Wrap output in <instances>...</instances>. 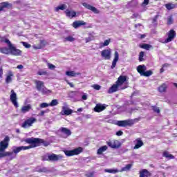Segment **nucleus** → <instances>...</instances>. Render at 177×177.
Returning <instances> with one entry per match:
<instances>
[{
  "label": "nucleus",
  "mask_w": 177,
  "mask_h": 177,
  "mask_svg": "<svg viewBox=\"0 0 177 177\" xmlns=\"http://www.w3.org/2000/svg\"><path fill=\"white\" fill-rule=\"evenodd\" d=\"M35 84L37 91L41 93V95H50V93H52V91L46 88L45 83L43 81L35 80Z\"/></svg>",
  "instance_id": "f03ea898"
},
{
  "label": "nucleus",
  "mask_w": 177,
  "mask_h": 177,
  "mask_svg": "<svg viewBox=\"0 0 177 177\" xmlns=\"http://www.w3.org/2000/svg\"><path fill=\"white\" fill-rule=\"evenodd\" d=\"M140 38L141 39H143V38H146V35H141Z\"/></svg>",
  "instance_id": "052dcab7"
},
{
  "label": "nucleus",
  "mask_w": 177,
  "mask_h": 177,
  "mask_svg": "<svg viewBox=\"0 0 177 177\" xmlns=\"http://www.w3.org/2000/svg\"><path fill=\"white\" fill-rule=\"evenodd\" d=\"M47 66L50 70H55L56 68V66L53 65V64L48 63Z\"/></svg>",
  "instance_id": "a18cd8bd"
},
{
  "label": "nucleus",
  "mask_w": 177,
  "mask_h": 177,
  "mask_svg": "<svg viewBox=\"0 0 177 177\" xmlns=\"http://www.w3.org/2000/svg\"><path fill=\"white\" fill-rule=\"evenodd\" d=\"M176 37V32L171 29L167 32V38L165 41L160 42L162 44H169V42L174 41V39H175Z\"/></svg>",
  "instance_id": "423d86ee"
},
{
  "label": "nucleus",
  "mask_w": 177,
  "mask_h": 177,
  "mask_svg": "<svg viewBox=\"0 0 177 177\" xmlns=\"http://www.w3.org/2000/svg\"><path fill=\"white\" fill-rule=\"evenodd\" d=\"M65 156L67 157H71L73 156H78L80 153H82V148L78 147L73 150H65L64 151Z\"/></svg>",
  "instance_id": "39448f33"
},
{
  "label": "nucleus",
  "mask_w": 177,
  "mask_h": 177,
  "mask_svg": "<svg viewBox=\"0 0 177 177\" xmlns=\"http://www.w3.org/2000/svg\"><path fill=\"white\" fill-rule=\"evenodd\" d=\"M108 147L107 146L104 145V146H102L101 147L99 148V149L97 150V154H103V153H104V151H106V150H107Z\"/></svg>",
  "instance_id": "c9c22d12"
},
{
  "label": "nucleus",
  "mask_w": 177,
  "mask_h": 177,
  "mask_svg": "<svg viewBox=\"0 0 177 177\" xmlns=\"http://www.w3.org/2000/svg\"><path fill=\"white\" fill-rule=\"evenodd\" d=\"M9 142L10 138L9 136H6L3 140L0 142V158H4V157H9V160H13L16 158L17 153L23 150H28L32 149V147H37L39 143H44V140L39 138H30L25 140L26 143L32 145L30 146H21V147H12V152H8L5 150L9 147Z\"/></svg>",
  "instance_id": "f257e3e1"
},
{
  "label": "nucleus",
  "mask_w": 177,
  "mask_h": 177,
  "mask_svg": "<svg viewBox=\"0 0 177 177\" xmlns=\"http://www.w3.org/2000/svg\"><path fill=\"white\" fill-rule=\"evenodd\" d=\"M10 55H12L13 56H21V50L16 48L13 44H12L10 47Z\"/></svg>",
  "instance_id": "4468645a"
},
{
  "label": "nucleus",
  "mask_w": 177,
  "mask_h": 177,
  "mask_svg": "<svg viewBox=\"0 0 177 177\" xmlns=\"http://www.w3.org/2000/svg\"><path fill=\"white\" fill-rule=\"evenodd\" d=\"M119 59H120V54H118V51H115L111 68L112 69L115 68V66H117V62H118Z\"/></svg>",
  "instance_id": "aec40b11"
},
{
  "label": "nucleus",
  "mask_w": 177,
  "mask_h": 177,
  "mask_svg": "<svg viewBox=\"0 0 177 177\" xmlns=\"http://www.w3.org/2000/svg\"><path fill=\"white\" fill-rule=\"evenodd\" d=\"M10 100L12 103L13 106H15V107H19V103L17 102V94H16L15 90H11Z\"/></svg>",
  "instance_id": "0eeeda50"
},
{
  "label": "nucleus",
  "mask_w": 177,
  "mask_h": 177,
  "mask_svg": "<svg viewBox=\"0 0 177 177\" xmlns=\"http://www.w3.org/2000/svg\"><path fill=\"white\" fill-rule=\"evenodd\" d=\"M1 53H3L4 55H10V48L8 47H2L0 48Z\"/></svg>",
  "instance_id": "b1692460"
},
{
  "label": "nucleus",
  "mask_w": 177,
  "mask_h": 177,
  "mask_svg": "<svg viewBox=\"0 0 177 177\" xmlns=\"http://www.w3.org/2000/svg\"><path fill=\"white\" fill-rule=\"evenodd\" d=\"M152 109L155 113L160 114V108H158L157 106H152Z\"/></svg>",
  "instance_id": "de8ad7c7"
},
{
  "label": "nucleus",
  "mask_w": 177,
  "mask_h": 177,
  "mask_svg": "<svg viewBox=\"0 0 177 177\" xmlns=\"http://www.w3.org/2000/svg\"><path fill=\"white\" fill-rule=\"evenodd\" d=\"M45 113H46V111H41L40 113H39V115H41L42 117L45 115Z\"/></svg>",
  "instance_id": "4d7b16f0"
},
{
  "label": "nucleus",
  "mask_w": 177,
  "mask_h": 177,
  "mask_svg": "<svg viewBox=\"0 0 177 177\" xmlns=\"http://www.w3.org/2000/svg\"><path fill=\"white\" fill-rule=\"evenodd\" d=\"M35 122H37L35 118H30L25 120L21 124V127L25 129L30 128V127H32V124H35Z\"/></svg>",
  "instance_id": "6e6552de"
},
{
  "label": "nucleus",
  "mask_w": 177,
  "mask_h": 177,
  "mask_svg": "<svg viewBox=\"0 0 177 177\" xmlns=\"http://www.w3.org/2000/svg\"><path fill=\"white\" fill-rule=\"evenodd\" d=\"M57 104H59V101L55 99L51 101V102L49 104V106L50 107H53V106H57Z\"/></svg>",
  "instance_id": "58836bf2"
},
{
  "label": "nucleus",
  "mask_w": 177,
  "mask_h": 177,
  "mask_svg": "<svg viewBox=\"0 0 177 177\" xmlns=\"http://www.w3.org/2000/svg\"><path fill=\"white\" fill-rule=\"evenodd\" d=\"M147 5H149V0H144L142 6H147Z\"/></svg>",
  "instance_id": "603ef678"
},
{
  "label": "nucleus",
  "mask_w": 177,
  "mask_h": 177,
  "mask_svg": "<svg viewBox=\"0 0 177 177\" xmlns=\"http://www.w3.org/2000/svg\"><path fill=\"white\" fill-rule=\"evenodd\" d=\"M30 110H31V105H27L22 106L21 111L24 114L26 113H28Z\"/></svg>",
  "instance_id": "c756f323"
},
{
  "label": "nucleus",
  "mask_w": 177,
  "mask_h": 177,
  "mask_svg": "<svg viewBox=\"0 0 177 177\" xmlns=\"http://www.w3.org/2000/svg\"><path fill=\"white\" fill-rule=\"evenodd\" d=\"M59 132L63 135V138H68V136H71V131L70 129L66 128V127H61L59 129Z\"/></svg>",
  "instance_id": "dca6fc26"
},
{
  "label": "nucleus",
  "mask_w": 177,
  "mask_h": 177,
  "mask_svg": "<svg viewBox=\"0 0 177 177\" xmlns=\"http://www.w3.org/2000/svg\"><path fill=\"white\" fill-rule=\"evenodd\" d=\"M167 88H168V86L164 83L158 87V91L162 93V92H165V91H167Z\"/></svg>",
  "instance_id": "473e14b6"
},
{
  "label": "nucleus",
  "mask_w": 177,
  "mask_h": 177,
  "mask_svg": "<svg viewBox=\"0 0 177 177\" xmlns=\"http://www.w3.org/2000/svg\"><path fill=\"white\" fill-rule=\"evenodd\" d=\"M116 125L118 127H131L133 125V120H120L118 121Z\"/></svg>",
  "instance_id": "9d476101"
},
{
  "label": "nucleus",
  "mask_w": 177,
  "mask_h": 177,
  "mask_svg": "<svg viewBox=\"0 0 177 177\" xmlns=\"http://www.w3.org/2000/svg\"><path fill=\"white\" fill-rule=\"evenodd\" d=\"M82 100H86L88 99V95L86 93H84L82 96Z\"/></svg>",
  "instance_id": "3c124183"
},
{
  "label": "nucleus",
  "mask_w": 177,
  "mask_h": 177,
  "mask_svg": "<svg viewBox=\"0 0 177 177\" xmlns=\"http://www.w3.org/2000/svg\"><path fill=\"white\" fill-rule=\"evenodd\" d=\"M164 71H165L164 67H162V68L160 69V73H164Z\"/></svg>",
  "instance_id": "e2e57ef3"
},
{
  "label": "nucleus",
  "mask_w": 177,
  "mask_h": 177,
  "mask_svg": "<svg viewBox=\"0 0 177 177\" xmlns=\"http://www.w3.org/2000/svg\"><path fill=\"white\" fill-rule=\"evenodd\" d=\"M132 168V164H128L124 167H122L120 172H127V171H130Z\"/></svg>",
  "instance_id": "2f4dec72"
},
{
  "label": "nucleus",
  "mask_w": 177,
  "mask_h": 177,
  "mask_svg": "<svg viewBox=\"0 0 177 177\" xmlns=\"http://www.w3.org/2000/svg\"><path fill=\"white\" fill-rule=\"evenodd\" d=\"M168 66H169L168 64H165L162 65V67H168Z\"/></svg>",
  "instance_id": "680f3d73"
},
{
  "label": "nucleus",
  "mask_w": 177,
  "mask_h": 177,
  "mask_svg": "<svg viewBox=\"0 0 177 177\" xmlns=\"http://www.w3.org/2000/svg\"><path fill=\"white\" fill-rule=\"evenodd\" d=\"M77 111H79V112L82 111V108H79V109H77Z\"/></svg>",
  "instance_id": "0e129e2a"
},
{
  "label": "nucleus",
  "mask_w": 177,
  "mask_h": 177,
  "mask_svg": "<svg viewBox=\"0 0 177 177\" xmlns=\"http://www.w3.org/2000/svg\"><path fill=\"white\" fill-rule=\"evenodd\" d=\"M45 45H46V41L45 40H40V44L38 45H34L33 48L34 49H42Z\"/></svg>",
  "instance_id": "5701e85b"
},
{
  "label": "nucleus",
  "mask_w": 177,
  "mask_h": 177,
  "mask_svg": "<svg viewBox=\"0 0 177 177\" xmlns=\"http://www.w3.org/2000/svg\"><path fill=\"white\" fill-rule=\"evenodd\" d=\"M141 48L142 49H146L147 50H149V49H151V48H153V46L149 44H144L141 46Z\"/></svg>",
  "instance_id": "ea45409f"
},
{
  "label": "nucleus",
  "mask_w": 177,
  "mask_h": 177,
  "mask_svg": "<svg viewBox=\"0 0 177 177\" xmlns=\"http://www.w3.org/2000/svg\"><path fill=\"white\" fill-rule=\"evenodd\" d=\"M145 56V53L141 51L139 55V60L140 62H143V57Z\"/></svg>",
  "instance_id": "49530a36"
},
{
  "label": "nucleus",
  "mask_w": 177,
  "mask_h": 177,
  "mask_svg": "<svg viewBox=\"0 0 177 177\" xmlns=\"http://www.w3.org/2000/svg\"><path fill=\"white\" fill-rule=\"evenodd\" d=\"M106 107H107V105L105 104H97L94 108V111L95 113H102V111L106 110Z\"/></svg>",
  "instance_id": "2eb2a0df"
},
{
  "label": "nucleus",
  "mask_w": 177,
  "mask_h": 177,
  "mask_svg": "<svg viewBox=\"0 0 177 177\" xmlns=\"http://www.w3.org/2000/svg\"><path fill=\"white\" fill-rule=\"evenodd\" d=\"M163 157H165V158H167L168 160H174L175 157L172 155L170 154L168 151H165L163 152Z\"/></svg>",
  "instance_id": "7c9ffc66"
},
{
  "label": "nucleus",
  "mask_w": 177,
  "mask_h": 177,
  "mask_svg": "<svg viewBox=\"0 0 177 177\" xmlns=\"http://www.w3.org/2000/svg\"><path fill=\"white\" fill-rule=\"evenodd\" d=\"M3 74V70L2 68H0V78H2V75Z\"/></svg>",
  "instance_id": "13d9d810"
},
{
  "label": "nucleus",
  "mask_w": 177,
  "mask_h": 177,
  "mask_svg": "<svg viewBox=\"0 0 177 177\" xmlns=\"http://www.w3.org/2000/svg\"><path fill=\"white\" fill-rule=\"evenodd\" d=\"M23 68H24L23 65H18L17 66V68H18L19 70H21V69H23Z\"/></svg>",
  "instance_id": "bf43d9fd"
},
{
  "label": "nucleus",
  "mask_w": 177,
  "mask_h": 177,
  "mask_svg": "<svg viewBox=\"0 0 177 177\" xmlns=\"http://www.w3.org/2000/svg\"><path fill=\"white\" fill-rule=\"evenodd\" d=\"M104 172L108 174H118V172H120V171H118L117 169H105Z\"/></svg>",
  "instance_id": "e433bc0d"
},
{
  "label": "nucleus",
  "mask_w": 177,
  "mask_h": 177,
  "mask_svg": "<svg viewBox=\"0 0 177 177\" xmlns=\"http://www.w3.org/2000/svg\"><path fill=\"white\" fill-rule=\"evenodd\" d=\"M50 105L49 104L46 103V102H44L40 104V108L41 109H46V107H49Z\"/></svg>",
  "instance_id": "c03bdc74"
},
{
  "label": "nucleus",
  "mask_w": 177,
  "mask_h": 177,
  "mask_svg": "<svg viewBox=\"0 0 177 177\" xmlns=\"http://www.w3.org/2000/svg\"><path fill=\"white\" fill-rule=\"evenodd\" d=\"M106 145L111 149H120L121 147V142L117 140H112L106 142Z\"/></svg>",
  "instance_id": "1a4fd4ad"
},
{
  "label": "nucleus",
  "mask_w": 177,
  "mask_h": 177,
  "mask_svg": "<svg viewBox=\"0 0 177 177\" xmlns=\"http://www.w3.org/2000/svg\"><path fill=\"white\" fill-rule=\"evenodd\" d=\"M73 28H78L81 26H86V22L84 21H75L72 24Z\"/></svg>",
  "instance_id": "412c9836"
},
{
  "label": "nucleus",
  "mask_w": 177,
  "mask_h": 177,
  "mask_svg": "<svg viewBox=\"0 0 177 177\" xmlns=\"http://www.w3.org/2000/svg\"><path fill=\"white\" fill-rule=\"evenodd\" d=\"M74 41H75V38L73 36L69 35L64 38V42H74Z\"/></svg>",
  "instance_id": "f704fd0d"
},
{
  "label": "nucleus",
  "mask_w": 177,
  "mask_h": 177,
  "mask_svg": "<svg viewBox=\"0 0 177 177\" xmlns=\"http://www.w3.org/2000/svg\"><path fill=\"white\" fill-rule=\"evenodd\" d=\"M22 45H24V46L25 47V48H31V45L30 44H28V43H27V42H22Z\"/></svg>",
  "instance_id": "8fccbe9b"
},
{
  "label": "nucleus",
  "mask_w": 177,
  "mask_h": 177,
  "mask_svg": "<svg viewBox=\"0 0 177 177\" xmlns=\"http://www.w3.org/2000/svg\"><path fill=\"white\" fill-rule=\"evenodd\" d=\"M65 13L67 17H71V19H73V17H75V16L77 15V12L73 10H70L68 9L65 10Z\"/></svg>",
  "instance_id": "4be33fe9"
},
{
  "label": "nucleus",
  "mask_w": 177,
  "mask_h": 177,
  "mask_svg": "<svg viewBox=\"0 0 177 177\" xmlns=\"http://www.w3.org/2000/svg\"><path fill=\"white\" fill-rule=\"evenodd\" d=\"M1 42H4L5 44H7L8 48H10L12 45L10 41L6 37H1Z\"/></svg>",
  "instance_id": "72a5a7b5"
},
{
  "label": "nucleus",
  "mask_w": 177,
  "mask_h": 177,
  "mask_svg": "<svg viewBox=\"0 0 177 177\" xmlns=\"http://www.w3.org/2000/svg\"><path fill=\"white\" fill-rule=\"evenodd\" d=\"M61 114L62 115H70V114H73V110L68 108V105L66 102L64 103Z\"/></svg>",
  "instance_id": "9b49d317"
},
{
  "label": "nucleus",
  "mask_w": 177,
  "mask_h": 177,
  "mask_svg": "<svg viewBox=\"0 0 177 177\" xmlns=\"http://www.w3.org/2000/svg\"><path fill=\"white\" fill-rule=\"evenodd\" d=\"M101 56L104 60H110L111 59V49L108 48L101 52Z\"/></svg>",
  "instance_id": "ddd939ff"
},
{
  "label": "nucleus",
  "mask_w": 177,
  "mask_h": 177,
  "mask_svg": "<svg viewBox=\"0 0 177 177\" xmlns=\"http://www.w3.org/2000/svg\"><path fill=\"white\" fill-rule=\"evenodd\" d=\"M6 79L5 82L6 84H11L15 79V73L12 72V71H8V72L5 75Z\"/></svg>",
  "instance_id": "f8f14e48"
},
{
  "label": "nucleus",
  "mask_w": 177,
  "mask_h": 177,
  "mask_svg": "<svg viewBox=\"0 0 177 177\" xmlns=\"http://www.w3.org/2000/svg\"><path fill=\"white\" fill-rule=\"evenodd\" d=\"M161 175H162L163 177H165V174L161 173Z\"/></svg>",
  "instance_id": "338daca9"
},
{
  "label": "nucleus",
  "mask_w": 177,
  "mask_h": 177,
  "mask_svg": "<svg viewBox=\"0 0 177 177\" xmlns=\"http://www.w3.org/2000/svg\"><path fill=\"white\" fill-rule=\"evenodd\" d=\"M127 87L121 88L119 85L116 83L113 84L108 91V93H114V92H117L121 89H125Z\"/></svg>",
  "instance_id": "f3484780"
},
{
  "label": "nucleus",
  "mask_w": 177,
  "mask_h": 177,
  "mask_svg": "<svg viewBox=\"0 0 177 177\" xmlns=\"http://www.w3.org/2000/svg\"><path fill=\"white\" fill-rule=\"evenodd\" d=\"M66 83L68 86H71V88H74V84L72 82H68V80H66Z\"/></svg>",
  "instance_id": "5fc2aeb1"
},
{
  "label": "nucleus",
  "mask_w": 177,
  "mask_h": 177,
  "mask_svg": "<svg viewBox=\"0 0 177 177\" xmlns=\"http://www.w3.org/2000/svg\"><path fill=\"white\" fill-rule=\"evenodd\" d=\"M91 88H93V89H95V91H100L102 86L98 84H93L91 86Z\"/></svg>",
  "instance_id": "37998d69"
},
{
  "label": "nucleus",
  "mask_w": 177,
  "mask_h": 177,
  "mask_svg": "<svg viewBox=\"0 0 177 177\" xmlns=\"http://www.w3.org/2000/svg\"><path fill=\"white\" fill-rule=\"evenodd\" d=\"M86 43L88 44V42H91L92 41V39L91 37H86L85 38Z\"/></svg>",
  "instance_id": "6e6d98bb"
},
{
  "label": "nucleus",
  "mask_w": 177,
  "mask_h": 177,
  "mask_svg": "<svg viewBox=\"0 0 177 177\" xmlns=\"http://www.w3.org/2000/svg\"><path fill=\"white\" fill-rule=\"evenodd\" d=\"M174 86H176V88H177V83H174Z\"/></svg>",
  "instance_id": "69168bd1"
},
{
  "label": "nucleus",
  "mask_w": 177,
  "mask_h": 177,
  "mask_svg": "<svg viewBox=\"0 0 177 177\" xmlns=\"http://www.w3.org/2000/svg\"><path fill=\"white\" fill-rule=\"evenodd\" d=\"M150 176V172L147 169H142L140 171V177H149Z\"/></svg>",
  "instance_id": "393cba45"
},
{
  "label": "nucleus",
  "mask_w": 177,
  "mask_h": 177,
  "mask_svg": "<svg viewBox=\"0 0 177 177\" xmlns=\"http://www.w3.org/2000/svg\"><path fill=\"white\" fill-rule=\"evenodd\" d=\"M117 136H122V135H124V132H122V131H118L116 133Z\"/></svg>",
  "instance_id": "864d4df0"
},
{
  "label": "nucleus",
  "mask_w": 177,
  "mask_h": 177,
  "mask_svg": "<svg viewBox=\"0 0 177 177\" xmlns=\"http://www.w3.org/2000/svg\"><path fill=\"white\" fill-rule=\"evenodd\" d=\"M165 6L168 10H171L175 9V8H176V5L171 3H167L165 5Z\"/></svg>",
  "instance_id": "4c0bfd02"
},
{
  "label": "nucleus",
  "mask_w": 177,
  "mask_h": 177,
  "mask_svg": "<svg viewBox=\"0 0 177 177\" xmlns=\"http://www.w3.org/2000/svg\"><path fill=\"white\" fill-rule=\"evenodd\" d=\"M8 6H12V4L8 2L0 3V12H2L3 9H5L6 8H8Z\"/></svg>",
  "instance_id": "a878e982"
},
{
  "label": "nucleus",
  "mask_w": 177,
  "mask_h": 177,
  "mask_svg": "<svg viewBox=\"0 0 177 177\" xmlns=\"http://www.w3.org/2000/svg\"><path fill=\"white\" fill-rule=\"evenodd\" d=\"M66 75L68 77H77V75H81V73H75V71H66Z\"/></svg>",
  "instance_id": "bb28decb"
},
{
  "label": "nucleus",
  "mask_w": 177,
  "mask_h": 177,
  "mask_svg": "<svg viewBox=\"0 0 177 177\" xmlns=\"http://www.w3.org/2000/svg\"><path fill=\"white\" fill-rule=\"evenodd\" d=\"M127 82V76H120L116 81L115 84L119 86L120 88H124L122 87V85H124V83Z\"/></svg>",
  "instance_id": "6ab92c4d"
},
{
  "label": "nucleus",
  "mask_w": 177,
  "mask_h": 177,
  "mask_svg": "<svg viewBox=\"0 0 177 177\" xmlns=\"http://www.w3.org/2000/svg\"><path fill=\"white\" fill-rule=\"evenodd\" d=\"M174 23V18L172 17V15H170L167 17V24L170 26Z\"/></svg>",
  "instance_id": "79ce46f5"
},
{
  "label": "nucleus",
  "mask_w": 177,
  "mask_h": 177,
  "mask_svg": "<svg viewBox=\"0 0 177 177\" xmlns=\"http://www.w3.org/2000/svg\"><path fill=\"white\" fill-rule=\"evenodd\" d=\"M37 74L38 75H46L47 73L45 71H39Z\"/></svg>",
  "instance_id": "09e8293b"
},
{
  "label": "nucleus",
  "mask_w": 177,
  "mask_h": 177,
  "mask_svg": "<svg viewBox=\"0 0 177 177\" xmlns=\"http://www.w3.org/2000/svg\"><path fill=\"white\" fill-rule=\"evenodd\" d=\"M137 71L139 73V74H140V75H142L143 77H150V75H153V71H146V66L145 65H139L137 67Z\"/></svg>",
  "instance_id": "7ed1b4c3"
},
{
  "label": "nucleus",
  "mask_w": 177,
  "mask_h": 177,
  "mask_svg": "<svg viewBox=\"0 0 177 177\" xmlns=\"http://www.w3.org/2000/svg\"><path fill=\"white\" fill-rule=\"evenodd\" d=\"M109 44H110V40L106 39L104 41V43L100 44V46L101 48H103L104 46H109Z\"/></svg>",
  "instance_id": "a19ab883"
},
{
  "label": "nucleus",
  "mask_w": 177,
  "mask_h": 177,
  "mask_svg": "<svg viewBox=\"0 0 177 177\" xmlns=\"http://www.w3.org/2000/svg\"><path fill=\"white\" fill-rule=\"evenodd\" d=\"M82 6L86 8V9H88V10H91V12L95 13V15L99 13V10H97L96 8L91 6L90 4H88V3H82Z\"/></svg>",
  "instance_id": "a211bd4d"
},
{
  "label": "nucleus",
  "mask_w": 177,
  "mask_h": 177,
  "mask_svg": "<svg viewBox=\"0 0 177 177\" xmlns=\"http://www.w3.org/2000/svg\"><path fill=\"white\" fill-rule=\"evenodd\" d=\"M67 8V6L66 4L60 5L54 8L55 12H59V10H64Z\"/></svg>",
  "instance_id": "c85d7f7f"
},
{
  "label": "nucleus",
  "mask_w": 177,
  "mask_h": 177,
  "mask_svg": "<svg viewBox=\"0 0 177 177\" xmlns=\"http://www.w3.org/2000/svg\"><path fill=\"white\" fill-rule=\"evenodd\" d=\"M143 146V142L141 141L140 138H138L136 140V145L134 147V149H140Z\"/></svg>",
  "instance_id": "cd10ccee"
},
{
  "label": "nucleus",
  "mask_w": 177,
  "mask_h": 177,
  "mask_svg": "<svg viewBox=\"0 0 177 177\" xmlns=\"http://www.w3.org/2000/svg\"><path fill=\"white\" fill-rule=\"evenodd\" d=\"M63 159V156L61 154L56 155L55 153H52L48 156H45L43 157V160L44 161H59V160Z\"/></svg>",
  "instance_id": "20e7f679"
}]
</instances>
